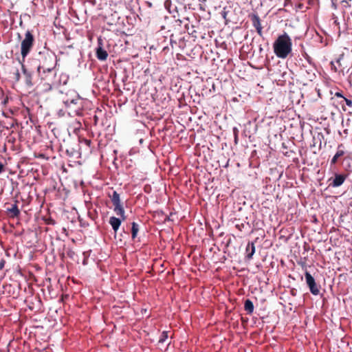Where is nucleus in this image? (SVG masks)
<instances>
[{"label": "nucleus", "instance_id": "20e7f679", "mask_svg": "<svg viewBox=\"0 0 352 352\" xmlns=\"http://www.w3.org/2000/svg\"><path fill=\"white\" fill-rule=\"evenodd\" d=\"M274 52L278 58H286L292 51V42L289 36L284 33L278 36L273 44Z\"/></svg>", "mask_w": 352, "mask_h": 352}, {"label": "nucleus", "instance_id": "7ed1b4c3", "mask_svg": "<svg viewBox=\"0 0 352 352\" xmlns=\"http://www.w3.org/2000/svg\"><path fill=\"white\" fill-rule=\"evenodd\" d=\"M110 198L114 206L113 211L118 216L120 217V219L116 217H111L109 220V223L114 231L115 237H116V233L122 223V221H124L126 219L124 215L125 212L121 204L120 195L116 191L113 192V194L111 196H110Z\"/></svg>", "mask_w": 352, "mask_h": 352}, {"label": "nucleus", "instance_id": "6e6552de", "mask_svg": "<svg viewBox=\"0 0 352 352\" xmlns=\"http://www.w3.org/2000/svg\"><path fill=\"white\" fill-rule=\"evenodd\" d=\"M98 46L96 50V55L99 60H105L108 57L107 52L103 48V40L100 36L97 40Z\"/></svg>", "mask_w": 352, "mask_h": 352}, {"label": "nucleus", "instance_id": "ddd939ff", "mask_svg": "<svg viewBox=\"0 0 352 352\" xmlns=\"http://www.w3.org/2000/svg\"><path fill=\"white\" fill-rule=\"evenodd\" d=\"M69 80V76L66 74H61L59 76V80L58 82H54V85H57L59 84L66 85Z\"/></svg>", "mask_w": 352, "mask_h": 352}, {"label": "nucleus", "instance_id": "f8f14e48", "mask_svg": "<svg viewBox=\"0 0 352 352\" xmlns=\"http://www.w3.org/2000/svg\"><path fill=\"white\" fill-rule=\"evenodd\" d=\"M254 305L252 300L246 299L244 302V309L248 314H251L254 311Z\"/></svg>", "mask_w": 352, "mask_h": 352}, {"label": "nucleus", "instance_id": "bb28decb", "mask_svg": "<svg viewBox=\"0 0 352 352\" xmlns=\"http://www.w3.org/2000/svg\"><path fill=\"white\" fill-rule=\"evenodd\" d=\"M221 14H222V16H223V18H226V12L223 11V12H221Z\"/></svg>", "mask_w": 352, "mask_h": 352}, {"label": "nucleus", "instance_id": "393cba45", "mask_svg": "<svg viewBox=\"0 0 352 352\" xmlns=\"http://www.w3.org/2000/svg\"><path fill=\"white\" fill-rule=\"evenodd\" d=\"M256 32L259 36H262V27L256 28Z\"/></svg>", "mask_w": 352, "mask_h": 352}, {"label": "nucleus", "instance_id": "6ab92c4d", "mask_svg": "<svg viewBox=\"0 0 352 352\" xmlns=\"http://www.w3.org/2000/svg\"><path fill=\"white\" fill-rule=\"evenodd\" d=\"M232 131H233V134H234V142H235V144H237L238 143L239 130L236 127H234Z\"/></svg>", "mask_w": 352, "mask_h": 352}, {"label": "nucleus", "instance_id": "2eb2a0df", "mask_svg": "<svg viewBox=\"0 0 352 352\" xmlns=\"http://www.w3.org/2000/svg\"><path fill=\"white\" fill-rule=\"evenodd\" d=\"M344 152L342 150H338L335 155L333 157V158L331 160V164H335L338 159L342 156L344 155Z\"/></svg>", "mask_w": 352, "mask_h": 352}, {"label": "nucleus", "instance_id": "9d476101", "mask_svg": "<svg viewBox=\"0 0 352 352\" xmlns=\"http://www.w3.org/2000/svg\"><path fill=\"white\" fill-rule=\"evenodd\" d=\"M18 201H16V203L13 204L11 208H7V212L10 214V217L12 218L17 217L20 214V210L18 208L17 203Z\"/></svg>", "mask_w": 352, "mask_h": 352}, {"label": "nucleus", "instance_id": "5701e85b", "mask_svg": "<svg viewBox=\"0 0 352 352\" xmlns=\"http://www.w3.org/2000/svg\"><path fill=\"white\" fill-rule=\"evenodd\" d=\"M14 75H15V78H16V80H19V78H20V74H19V70H16V72H15Z\"/></svg>", "mask_w": 352, "mask_h": 352}, {"label": "nucleus", "instance_id": "cd10ccee", "mask_svg": "<svg viewBox=\"0 0 352 352\" xmlns=\"http://www.w3.org/2000/svg\"><path fill=\"white\" fill-rule=\"evenodd\" d=\"M18 37H19V38H21V35H20V34H18Z\"/></svg>", "mask_w": 352, "mask_h": 352}, {"label": "nucleus", "instance_id": "f257e3e1", "mask_svg": "<svg viewBox=\"0 0 352 352\" xmlns=\"http://www.w3.org/2000/svg\"><path fill=\"white\" fill-rule=\"evenodd\" d=\"M37 60L39 65L37 67V72L42 78L46 79L50 74L56 75L54 69L57 63L56 54L52 51L44 49L38 52Z\"/></svg>", "mask_w": 352, "mask_h": 352}, {"label": "nucleus", "instance_id": "423d86ee", "mask_svg": "<svg viewBox=\"0 0 352 352\" xmlns=\"http://www.w3.org/2000/svg\"><path fill=\"white\" fill-rule=\"evenodd\" d=\"M307 63L302 64L300 67V75L307 81H313L316 78V68L311 63V58L308 57Z\"/></svg>", "mask_w": 352, "mask_h": 352}, {"label": "nucleus", "instance_id": "4468645a", "mask_svg": "<svg viewBox=\"0 0 352 352\" xmlns=\"http://www.w3.org/2000/svg\"><path fill=\"white\" fill-rule=\"evenodd\" d=\"M20 63H21L23 72L24 74L26 76V84L28 85L32 86V80H31V74L29 72H28V71L25 68L24 65L21 61H20Z\"/></svg>", "mask_w": 352, "mask_h": 352}, {"label": "nucleus", "instance_id": "f03ea898", "mask_svg": "<svg viewBox=\"0 0 352 352\" xmlns=\"http://www.w3.org/2000/svg\"><path fill=\"white\" fill-rule=\"evenodd\" d=\"M62 100L69 115L80 116L82 114L84 102L76 91H69Z\"/></svg>", "mask_w": 352, "mask_h": 352}, {"label": "nucleus", "instance_id": "9b49d317", "mask_svg": "<svg viewBox=\"0 0 352 352\" xmlns=\"http://www.w3.org/2000/svg\"><path fill=\"white\" fill-rule=\"evenodd\" d=\"M246 258L250 260L252 258L254 254L255 253V246L254 243H248L246 246Z\"/></svg>", "mask_w": 352, "mask_h": 352}, {"label": "nucleus", "instance_id": "1a4fd4ad", "mask_svg": "<svg viewBox=\"0 0 352 352\" xmlns=\"http://www.w3.org/2000/svg\"><path fill=\"white\" fill-rule=\"evenodd\" d=\"M346 176L343 174H335V177L333 178H330L329 179V186L336 188L340 186L345 181Z\"/></svg>", "mask_w": 352, "mask_h": 352}, {"label": "nucleus", "instance_id": "c85d7f7f", "mask_svg": "<svg viewBox=\"0 0 352 352\" xmlns=\"http://www.w3.org/2000/svg\"><path fill=\"white\" fill-rule=\"evenodd\" d=\"M85 142H86L87 143H89V141H88L87 140H85Z\"/></svg>", "mask_w": 352, "mask_h": 352}, {"label": "nucleus", "instance_id": "b1692460", "mask_svg": "<svg viewBox=\"0 0 352 352\" xmlns=\"http://www.w3.org/2000/svg\"><path fill=\"white\" fill-rule=\"evenodd\" d=\"M335 96H336V97H337V98H343V99H344V97L343 96V95L342 94V93H340V92H336V93L335 94Z\"/></svg>", "mask_w": 352, "mask_h": 352}, {"label": "nucleus", "instance_id": "39448f33", "mask_svg": "<svg viewBox=\"0 0 352 352\" xmlns=\"http://www.w3.org/2000/svg\"><path fill=\"white\" fill-rule=\"evenodd\" d=\"M34 43V36L32 33L28 30L25 34V37L21 43V55L22 61L24 62L25 58L30 53Z\"/></svg>", "mask_w": 352, "mask_h": 352}, {"label": "nucleus", "instance_id": "a878e982", "mask_svg": "<svg viewBox=\"0 0 352 352\" xmlns=\"http://www.w3.org/2000/svg\"><path fill=\"white\" fill-rule=\"evenodd\" d=\"M3 166L1 162H0V173L3 171Z\"/></svg>", "mask_w": 352, "mask_h": 352}, {"label": "nucleus", "instance_id": "aec40b11", "mask_svg": "<svg viewBox=\"0 0 352 352\" xmlns=\"http://www.w3.org/2000/svg\"><path fill=\"white\" fill-rule=\"evenodd\" d=\"M344 100L347 106H349V107H352V100H350L347 98H344Z\"/></svg>", "mask_w": 352, "mask_h": 352}, {"label": "nucleus", "instance_id": "a211bd4d", "mask_svg": "<svg viewBox=\"0 0 352 352\" xmlns=\"http://www.w3.org/2000/svg\"><path fill=\"white\" fill-rule=\"evenodd\" d=\"M168 335L167 331H163L159 339V344H162L166 342V340L168 339Z\"/></svg>", "mask_w": 352, "mask_h": 352}, {"label": "nucleus", "instance_id": "4be33fe9", "mask_svg": "<svg viewBox=\"0 0 352 352\" xmlns=\"http://www.w3.org/2000/svg\"><path fill=\"white\" fill-rule=\"evenodd\" d=\"M6 261L3 258L0 259V271L4 267Z\"/></svg>", "mask_w": 352, "mask_h": 352}, {"label": "nucleus", "instance_id": "f3484780", "mask_svg": "<svg viewBox=\"0 0 352 352\" xmlns=\"http://www.w3.org/2000/svg\"><path fill=\"white\" fill-rule=\"evenodd\" d=\"M252 24L253 26L256 29L261 27L260 19L258 15H253L252 16Z\"/></svg>", "mask_w": 352, "mask_h": 352}, {"label": "nucleus", "instance_id": "dca6fc26", "mask_svg": "<svg viewBox=\"0 0 352 352\" xmlns=\"http://www.w3.org/2000/svg\"><path fill=\"white\" fill-rule=\"evenodd\" d=\"M138 230H139V225L135 222H133L132 228H131V234H132L133 239H135L136 237Z\"/></svg>", "mask_w": 352, "mask_h": 352}, {"label": "nucleus", "instance_id": "0eeeda50", "mask_svg": "<svg viewBox=\"0 0 352 352\" xmlns=\"http://www.w3.org/2000/svg\"><path fill=\"white\" fill-rule=\"evenodd\" d=\"M305 277L306 283H307V286L309 287L311 293L315 296L318 295L320 293V289H319L320 286H318L316 284L314 278L308 272H305Z\"/></svg>", "mask_w": 352, "mask_h": 352}, {"label": "nucleus", "instance_id": "412c9836", "mask_svg": "<svg viewBox=\"0 0 352 352\" xmlns=\"http://www.w3.org/2000/svg\"><path fill=\"white\" fill-rule=\"evenodd\" d=\"M66 153H67L69 156H73V155H74V153H76V151H75L74 148H72V150L67 149V150H66Z\"/></svg>", "mask_w": 352, "mask_h": 352}]
</instances>
